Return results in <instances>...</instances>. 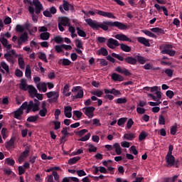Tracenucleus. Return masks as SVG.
I'll list each match as a JSON object with an SVG mask.
<instances>
[{"instance_id":"1","label":"nucleus","mask_w":182,"mask_h":182,"mask_svg":"<svg viewBox=\"0 0 182 182\" xmlns=\"http://www.w3.org/2000/svg\"><path fill=\"white\" fill-rule=\"evenodd\" d=\"M85 21L92 29H95L96 31H99L100 28L102 29V31H109V26H114L120 31H126V29H127V25L119 21L113 22L106 21H103L102 23H99L97 21L92 18H86Z\"/></svg>"},{"instance_id":"2","label":"nucleus","mask_w":182,"mask_h":182,"mask_svg":"<svg viewBox=\"0 0 182 182\" xmlns=\"http://www.w3.org/2000/svg\"><path fill=\"white\" fill-rule=\"evenodd\" d=\"M39 106H41V101H39L38 99H34L33 100H31L28 102H24L22 104L21 107H23V109H26V113L28 114L31 113V112H39Z\"/></svg>"},{"instance_id":"3","label":"nucleus","mask_w":182,"mask_h":182,"mask_svg":"<svg viewBox=\"0 0 182 182\" xmlns=\"http://www.w3.org/2000/svg\"><path fill=\"white\" fill-rule=\"evenodd\" d=\"M23 2L25 4H26V2H28V4H29L30 5H34V6L36 7V10L35 12L37 15H39V14H41V11L43 9V6H42V4L41 3V1H39V0H24Z\"/></svg>"},{"instance_id":"4","label":"nucleus","mask_w":182,"mask_h":182,"mask_svg":"<svg viewBox=\"0 0 182 182\" xmlns=\"http://www.w3.org/2000/svg\"><path fill=\"white\" fill-rule=\"evenodd\" d=\"M28 39L29 36H28V33L26 31L22 33L18 38V45L16 46V48L21 49L22 48V45H23V43H26Z\"/></svg>"},{"instance_id":"5","label":"nucleus","mask_w":182,"mask_h":182,"mask_svg":"<svg viewBox=\"0 0 182 182\" xmlns=\"http://www.w3.org/2000/svg\"><path fill=\"white\" fill-rule=\"evenodd\" d=\"M46 96L48 99L49 103H58V99L59 98V92L50 91L46 93Z\"/></svg>"},{"instance_id":"6","label":"nucleus","mask_w":182,"mask_h":182,"mask_svg":"<svg viewBox=\"0 0 182 182\" xmlns=\"http://www.w3.org/2000/svg\"><path fill=\"white\" fill-rule=\"evenodd\" d=\"M173 49V46L170 44H166L164 46V49L161 50L163 55H168L169 56H174L176 55V50H170Z\"/></svg>"},{"instance_id":"7","label":"nucleus","mask_w":182,"mask_h":182,"mask_svg":"<svg viewBox=\"0 0 182 182\" xmlns=\"http://www.w3.org/2000/svg\"><path fill=\"white\" fill-rule=\"evenodd\" d=\"M72 92H77V95L73 96V100H75L76 99H83L84 92L83 90H82V87H73L72 89Z\"/></svg>"},{"instance_id":"8","label":"nucleus","mask_w":182,"mask_h":182,"mask_svg":"<svg viewBox=\"0 0 182 182\" xmlns=\"http://www.w3.org/2000/svg\"><path fill=\"white\" fill-rule=\"evenodd\" d=\"M95 108L94 107H85L82 109L83 113L85 116L88 117V119H92L94 116Z\"/></svg>"},{"instance_id":"9","label":"nucleus","mask_w":182,"mask_h":182,"mask_svg":"<svg viewBox=\"0 0 182 182\" xmlns=\"http://www.w3.org/2000/svg\"><path fill=\"white\" fill-rule=\"evenodd\" d=\"M26 110V108L22 107V105L21 107L13 112L14 119L17 120H22V115L23 114V111Z\"/></svg>"},{"instance_id":"10","label":"nucleus","mask_w":182,"mask_h":182,"mask_svg":"<svg viewBox=\"0 0 182 182\" xmlns=\"http://www.w3.org/2000/svg\"><path fill=\"white\" fill-rule=\"evenodd\" d=\"M107 46L109 48V49H116V46H120V43L117 40L110 38L107 40Z\"/></svg>"},{"instance_id":"11","label":"nucleus","mask_w":182,"mask_h":182,"mask_svg":"<svg viewBox=\"0 0 182 182\" xmlns=\"http://www.w3.org/2000/svg\"><path fill=\"white\" fill-rule=\"evenodd\" d=\"M73 8V6H72L70 4L68 3V1L63 0V5H60L59 6L60 11L61 14H65V11H69V7Z\"/></svg>"},{"instance_id":"12","label":"nucleus","mask_w":182,"mask_h":182,"mask_svg":"<svg viewBox=\"0 0 182 182\" xmlns=\"http://www.w3.org/2000/svg\"><path fill=\"white\" fill-rule=\"evenodd\" d=\"M97 12L96 14L97 15H100V16H104L105 18H111L112 19H116V16H114V14H112V13L110 12H106L102 10H96Z\"/></svg>"},{"instance_id":"13","label":"nucleus","mask_w":182,"mask_h":182,"mask_svg":"<svg viewBox=\"0 0 182 182\" xmlns=\"http://www.w3.org/2000/svg\"><path fill=\"white\" fill-rule=\"evenodd\" d=\"M29 153H31V149L29 148V146H27L26 147L24 151H23L18 157V161L20 163H22V161H23L25 159H26V157L29 156Z\"/></svg>"},{"instance_id":"14","label":"nucleus","mask_w":182,"mask_h":182,"mask_svg":"<svg viewBox=\"0 0 182 182\" xmlns=\"http://www.w3.org/2000/svg\"><path fill=\"white\" fill-rule=\"evenodd\" d=\"M115 70L116 72H118V73L124 75V76H132V73H130V71L125 68H122V67L118 66L116 68Z\"/></svg>"},{"instance_id":"15","label":"nucleus","mask_w":182,"mask_h":182,"mask_svg":"<svg viewBox=\"0 0 182 182\" xmlns=\"http://www.w3.org/2000/svg\"><path fill=\"white\" fill-rule=\"evenodd\" d=\"M115 39H117L118 41H122L123 42H132V41L127 37V36L120 33V34H117L114 36Z\"/></svg>"},{"instance_id":"16","label":"nucleus","mask_w":182,"mask_h":182,"mask_svg":"<svg viewBox=\"0 0 182 182\" xmlns=\"http://www.w3.org/2000/svg\"><path fill=\"white\" fill-rule=\"evenodd\" d=\"M124 62L125 63H128V65H137V59L136 58V57L133 56H127L124 58Z\"/></svg>"},{"instance_id":"17","label":"nucleus","mask_w":182,"mask_h":182,"mask_svg":"<svg viewBox=\"0 0 182 182\" xmlns=\"http://www.w3.org/2000/svg\"><path fill=\"white\" fill-rule=\"evenodd\" d=\"M111 79L114 80V82H123L124 80V77L116 73H113L111 75Z\"/></svg>"},{"instance_id":"18","label":"nucleus","mask_w":182,"mask_h":182,"mask_svg":"<svg viewBox=\"0 0 182 182\" xmlns=\"http://www.w3.org/2000/svg\"><path fill=\"white\" fill-rule=\"evenodd\" d=\"M166 163L168 166H176V158L173 155H168L166 156Z\"/></svg>"},{"instance_id":"19","label":"nucleus","mask_w":182,"mask_h":182,"mask_svg":"<svg viewBox=\"0 0 182 182\" xmlns=\"http://www.w3.org/2000/svg\"><path fill=\"white\" fill-rule=\"evenodd\" d=\"M27 90H28V93H29L31 97H32V99H33V97H35V95H36V93L38 92V90H36V88H35V87H33V85H28Z\"/></svg>"},{"instance_id":"20","label":"nucleus","mask_w":182,"mask_h":182,"mask_svg":"<svg viewBox=\"0 0 182 182\" xmlns=\"http://www.w3.org/2000/svg\"><path fill=\"white\" fill-rule=\"evenodd\" d=\"M4 58L9 62V63H11V65H14L15 63V57L11 53H6L4 54Z\"/></svg>"},{"instance_id":"21","label":"nucleus","mask_w":182,"mask_h":182,"mask_svg":"<svg viewBox=\"0 0 182 182\" xmlns=\"http://www.w3.org/2000/svg\"><path fill=\"white\" fill-rule=\"evenodd\" d=\"M37 89L39 90V92H43V93H46V91L48 90L47 85L46 82H38L37 84Z\"/></svg>"},{"instance_id":"22","label":"nucleus","mask_w":182,"mask_h":182,"mask_svg":"<svg viewBox=\"0 0 182 182\" xmlns=\"http://www.w3.org/2000/svg\"><path fill=\"white\" fill-rule=\"evenodd\" d=\"M136 39L139 43H141L144 46H150V41L147 38L144 37H138Z\"/></svg>"},{"instance_id":"23","label":"nucleus","mask_w":182,"mask_h":182,"mask_svg":"<svg viewBox=\"0 0 182 182\" xmlns=\"http://www.w3.org/2000/svg\"><path fill=\"white\" fill-rule=\"evenodd\" d=\"M6 149H7V150L15 149V137H11L9 141L6 142Z\"/></svg>"},{"instance_id":"24","label":"nucleus","mask_w":182,"mask_h":182,"mask_svg":"<svg viewBox=\"0 0 182 182\" xmlns=\"http://www.w3.org/2000/svg\"><path fill=\"white\" fill-rule=\"evenodd\" d=\"M64 114L65 117L70 119L72 117V107L66 106L64 107Z\"/></svg>"},{"instance_id":"25","label":"nucleus","mask_w":182,"mask_h":182,"mask_svg":"<svg viewBox=\"0 0 182 182\" xmlns=\"http://www.w3.org/2000/svg\"><path fill=\"white\" fill-rule=\"evenodd\" d=\"M28 11L31 15L33 22H38V16L35 15V9L32 6H28Z\"/></svg>"},{"instance_id":"26","label":"nucleus","mask_w":182,"mask_h":182,"mask_svg":"<svg viewBox=\"0 0 182 182\" xmlns=\"http://www.w3.org/2000/svg\"><path fill=\"white\" fill-rule=\"evenodd\" d=\"M39 120V115H31L28 117L26 119V122H28V123H35L36 122H38Z\"/></svg>"},{"instance_id":"27","label":"nucleus","mask_w":182,"mask_h":182,"mask_svg":"<svg viewBox=\"0 0 182 182\" xmlns=\"http://www.w3.org/2000/svg\"><path fill=\"white\" fill-rule=\"evenodd\" d=\"M69 18L68 17H62L60 20L59 23L63 25V26H70V23H69Z\"/></svg>"},{"instance_id":"28","label":"nucleus","mask_w":182,"mask_h":182,"mask_svg":"<svg viewBox=\"0 0 182 182\" xmlns=\"http://www.w3.org/2000/svg\"><path fill=\"white\" fill-rule=\"evenodd\" d=\"M120 49L123 50V52H132V47L124 44V43H119Z\"/></svg>"},{"instance_id":"29","label":"nucleus","mask_w":182,"mask_h":182,"mask_svg":"<svg viewBox=\"0 0 182 182\" xmlns=\"http://www.w3.org/2000/svg\"><path fill=\"white\" fill-rule=\"evenodd\" d=\"M26 77L28 79L32 78V70H31V65H27L26 67V72H25Z\"/></svg>"},{"instance_id":"30","label":"nucleus","mask_w":182,"mask_h":182,"mask_svg":"<svg viewBox=\"0 0 182 182\" xmlns=\"http://www.w3.org/2000/svg\"><path fill=\"white\" fill-rule=\"evenodd\" d=\"M20 89L24 91L28 90V85H26V79L23 78L21 80Z\"/></svg>"},{"instance_id":"31","label":"nucleus","mask_w":182,"mask_h":182,"mask_svg":"<svg viewBox=\"0 0 182 182\" xmlns=\"http://www.w3.org/2000/svg\"><path fill=\"white\" fill-rule=\"evenodd\" d=\"M97 55H102V56H107L109 55V52L107 51V49L102 47L97 51Z\"/></svg>"},{"instance_id":"32","label":"nucleus","mask_w":182,"mask_h":182,"mask_svg":"<svg viewBox=\"0 0 182 182\" xmlns=\"http://www.w3.org/2000/svg\"><path fill=\"white\" fill-rule=\"evenodd\" d=\"M134 139H136V135H134V134H133V133L124 134V140L132 141Z\"/></svg>"},{"instance_id":"33","label":"nucleus","mask_w":182,"mask_h":182,"mask_svg":"<svg viewBox=\"0 0 182 182\" xmlns=\"http://www.w3.org/2000/svg\"><path fill=\"white\" fill-rule=\"evenodd\" d=\"M40 38L42 39V41H48L49 38H50V33L48 32L41 33L40 34Z\"/></svg>"},{"instance_id":"34","label":"nucleus","mask_w":182,"mask_h":182,"mask_svg":"<svg viewBox=\"0 0 182 182\" xmlns=\"http://www.w3.org/2000/svg\"><path fill=\"white\" fill-rule=\"evenodd\" d=\"M135 59H136V63L139 62L141 65H144L146 63V58L140 55H136Z\"/></svg>"},{"instance_id":"35","label":"nucleus","mask_w":182,"mask_h":182,"mask_svg":"<svg viewBox=\"0 0 182 182\" xmlns=\"http://www.w3.org/2000/svg\"><path fill=\"white\" fill-rule=\"evenodd\" d=\"M114 149H115L117 156H120V154H122V148L120 147V144H119V143H115L114 144Z\"/></svg>"},{"instance_id":"36","label":"nucleus","mask_w":182,"mask_h":182,"mask_svg":"<svg viewBox=\"0 0 182 182\" xmlns=\"http://www.w3.org/2000/svg\"><path fill=\"white\" fill-rule=\"evenodd\" d=\"M79 160H80V156H75L68 160V164L72 166V164H75V163H77Z\"/></svg>"},{"instance_id":"37","label":"nucleus","mask_w":182,"mask_h":182,"mask_svg":"<svg viewBox=\"0 0 182 182\" xmlns=\"http://www.w3.org/2000/svg\"><path fill=\"white\" fill-rule=\"evenodd\" d=\"M114 102L117 105H124L125 103H127V99L126 97L117 98Z\"/></svg>"},{"instance_id":"38","label":"nucleus","mask_w":182,"mask_h":182,"mask_svg":"<svg viewBox=\"0 0 182 182\" xmlns=\"http://www.w3.org/2000/svg\"><path fill=\"white\" fill-rule=\"evenodd\" d=\"M16 32H18V33H23V32H25V27L21 24L16 25Z\"/></svg>"},{"instance_id":"39","label":"nucleus","mask_w":182,"mask_h":182,"mask_svg":"<svg viewBox=\"0 0 182 182\" xmlns=\"http://www.w3.org/2000/svg\"><path fill=\"white\" fill-rule=\"evenodd\" d=\"M76 29L78 36H81V38H86V32H85V31L80 29L79 27H77Z\"/></svg>"},{"instance_id":"40","label":"nucleus","mask_w":182,"mask_h":182,"mask_svg":"<svg viewBox=\"0 0 182 182\" xmlns=\"http://www.w3.org/2000/svg\"><path fill=\"white\" fill-rule=\"evenodd\" d=\"M151 32H154V33H162L163 35H164V30H163L162 28H160L159 27H155V28H151Z\"/></svg>"},{"instance_id":"41","label":"nucleus","mask_w":182,"mask_h":182,"mask_svg":"<svg viewBox=\"0 0 182 182\" xmlns=\"http://www.w3.org/2000/svg\"><path fill=\"white\" fill-rule=\"evenodd\" d=\"M18 62L20 69H25V60H23V58L19 57Z\"/></svg>"},{"instance_id":"42","label":"nucleus","mask_w":182,"mask_h":182,"mask_svg":"<svg viewBox=\"0 0 182 182\" xmlns=\"http://www.w3.org/2000/svg\"><path fill=\"white\" fill-rule=\"evenodd\" d=\"M141 32H143V33L146 35V36H149V38H157V36H156L154 33H153L150 31L142 30Z\"/></svg>"},{"instance_id":"43","label":"nucleus","mask_w":182,"mask_h":182,"mask_svg":"<svg viewBox=\"0 0 182 182\" xmlns=\"http://www.w3.org/2000/svg\"><path fill=\"white\" fill-rule=\"evenodd\" d=\"M60 61H62L63 66H70V63H72V62L68 58H63V60H60L59 63H60Z\"/></svg>"},{"instance_id":"44","label":"nucleus","mask_w":182,"mask_h":182,"mask_svg":"<svg viewBox=\"0 0 182 182\" xmlns=\"http://www.w3.org/2000/svg\"><path fill=\"white\" fill-rule=\"evenodd\" d=\"M1 68L6 70V73L9 74V65L5 63V61H1L0 63Z\"/></svg>"},{"instance_id":"45","label":"nucleus","mask_w":182,"mask_h":182,"mask_svg":"<svg viewBox=\"0 0 182 182\" xmlns=\"http://www.w3.org/2000/svg\"><path fill=\"white\" fill-rule=\"evenodd\" d=\"M5 163H6L8 166H15V160H14V159L6 158L5 159Z\"/></svg>"},{"instance_id":"46","label":"nucleus","mask_w":182,"mask_h":182,"mask_svg":"<svg viewBox=\"0 0 182 182\" xmlns=\"http://www.w3.org/2000/svg\"><path fill=\"white\" fill-rule=\"evenodd\" d=\"M112 58H115V59H118V60H120L121 62H123V61L124 62V57L119 54H117L116 53H112Z\"/></svg>"},{"instance_id":"47","label":"nucleus","mask_w":182,"mask_h":182,"mask_svg":"<svg viewBox=\"0 0 182 182\" xmlns=\"http://www.w3.org/2000/svg\"><path fill=\"white\" fill-rule=\"evenodd\" d=\"M147 136H149V134L146 132H141L139 136V141H143V140H144Z\"/></svg>"},{"instance_id":"48","label":"nucleus","mask_w":182,"mask_h":182,"mask_svg":"<svg viewBox=\"0 0 182 182\" xmlns=\"http://www.w3.org/2000/svg\"><path fill=\"white\" fill-rule=\"evenodd\" d=\"M92 95H94V96H97V97H102L103 96V91L98 90L92 92Z\"/></svg>"},{"instance_id":"49","label":"nucleus","mask_w":182,"mask_h":182,"mask_svg":"<svg viewBox=\"0 0 182 182\" xmlns=\"http://www.w3.org/2000/svg\"><path fill=\"white\" fill-rule=\"evenodd\" d=\"M70 127H63V130L61 131L62 134L67 136V137H69V136H72V134L69 132H68V130H69Z\"/></svg>"},{"instance_id":"50","label":"nucleus","mask_w":182,"mask_h":182,"mask_svg":"<svg viewBox=\"0 0 182 182\" xmlns=\"http://www.w3.org/2000/svg\"><path fill=\"white\" fill-rule=\"evenodd\" d=\"M39 59L41 60H43L46 63H48V59L46 58V54L45 53H41V54L38 55Z\"/></svg>"},{"instance_id":"51","label":"nucleus","mask_w":182,"mask_h":182,"mask_svg":"<svg viewBox=\"0 0 182 182\" xmlns=\"http://www.w3.org/2000/svg\"><path fill=\"white\" fill-rule=\"evenodd\" d=\"M111 95H114V96H120L122 92L119 91V90H116V88L111 89Z\"/></svg>"},{"instance_id":"52","label":"nucleus","mask_w":182,"mask_h":182,"mask_svg":"<svg viewBox=\"0 0 182 182\" xmlns=\"http://www.w3.org/2000/svg\"><path fill=\"white\" fill-rule=\"evenodd\" d=\"M127 120V118H126V117L120 118L117 121L118 126H123V124H124L126 123Z\"/></svg>"},{"instance_id":"53","label":"nucleus","mask_w":182,"mask_h":182,"mask_svg":"<svg viewBox=\"0 0 182 182\" xmlns=\"http://www.w3.org/2000/svg\"><path fill=\"white\" fill-rule=\"evenodd\" d=\"M74 116H76L77 119H80L83 116V113L79 110L73 111Z\"/></svg>"},{"instance_id":"54","label":"nucleus","mask_w":182,"mask_h":182,"mask_svg":"<svg viewBox=\"0 0 182 182\" xmlns=\"http://www.w3.org/2000/svg\"><path fill=\"white\" fill-rule=\"evenodd\" d=\"M91 134L88 133L85 136L81 137V139H79V141H87L89 139H90Z\"/></svg>"},{"instance_id":"55","label":"nucleus","mask_w":182,"mask_h":182,"mask_svg":"<svg viewBox=\"0 0 182 182\" xmlns=\"http://www.w3.org/2000/svg\"><path fill=\"white\" fill-rule=\"evenodd\" d=\"M134 124V122L133 121L132 119H129L127 123V127L128 130H130L132 129V126Z\"/></svg>"},{"instance_id":"56","label":"nucleus","mask_w":182,"mask_h":182,"mask_svg":"<svg viewBox=\"0 0 182 182\" xmlns=\"http://www.w3.org/2000/svg\"><path fill=\"white\" fill-rule=\"evenodd\" d=\"M12 23V18L9 16H6V18L4 20V25H9Z\"/></svg>"},{"instance_id":"57","label":"nucleus","mask_w":182,"mask_h":182,"mask_svg":"<svg viewBox=\"0 0 182 182\" xmlns=\"http://www.w3.org/2000/svg\"><path fill=\"white\" fill-rule=\"evenodd\" d=\"M55 127H54V130H59V129H60V122L59 121H53V122Z\"/></svg>"},{"instance_id":"58","label":"nucleus","mask_w":182,"mask_h":182,"mask_svg":"<svg viewBox=\"0 0 182 182\" xmlns=\"http://www.w3.org/2000/svg\"><path fill=\"white\" fill-rule=\"evenodd\" d=\"M159 124H162V125L166 124V118H164V116H163V115L159 116Z\"/></svg>"},{"instance_id":"59","label":"nucleus","mask_w":182,"mask_h":182,"mask_svg":"<svg viewBox=\"0 0 182 182\" xmlns=\"http://www.w3.org/2000/svg\"><path fill=\"white\" fill-rule=\"evenodd\" d=\"M41 117H45L48 114V109H41L38 112Z\"/></svg>"},{"instance_id":"60","label":"nucleus","mask_w":182,"mask_h":182,"mask_svg":"<svg viewBox=\"0 0 182 182\" xmlns=\"http://www.w3.org/2000/svg\"><path fill=\"white\" fill-rule=\"evenodd\" d=\"M54 41L56 43H62V42H63V38L60 36H57L54 38Z\"/></svg>"},{"instance_id":"61","label":"nucleus","mask_w":182,"mask_h":182,"mask_svg":"<svg viewBox=\"0 0 182 182\" xmlns=\"http://www.w3.org/2000/svg\"><path fill=\"white\" fill-rule=\"evenodd\" d=\"M177 178H178V176L175 175L174 176H173L171 178H165V180H166V181H168V182H176V180H177Z\"/></svg>"},{"instance_id":"62","label":"nucleus","mask_w":182,"mask_h":182,"mask_svg":"<svg viewBox=\"0 0 182 182\" xmlns=\"http://www.w3.org/2000/svg\"><path fill=\"white\" fill-rule=\"evenodd\" d=\"M15 75L17 77H22V76H23V73L22 70L17 68L15 71Z\"/></svg>"},{"instance_id":"63","label":"nucleus","mask_w":182,"mask_h":182,"mask_svg":"<svg viewBox=\"0 0 182 182\" xmlns=\"http://www.w3.org/2000/svg\"><path fill=\"white\" fill-rule=\"evenodd\" d=\"M76 173L78 177H83L84 176H86V172L84 170H77Z\"/></svg>"},{"instance_id":"64","label":"nucleus","mask_w":182,"mask_h":182,"mask_svg":"<svg viewBox=\"0 0 182 182\" xmlns=\"http://www.w3.org/2000/svg\"><path fill=\"white\" fill-rule=\"evenodd\" d=\"M166 95L168 97H169V99H173V97L174 96V92L172 90H168L166 91Z\"/></svg>"}]
</instances>
